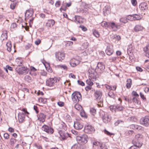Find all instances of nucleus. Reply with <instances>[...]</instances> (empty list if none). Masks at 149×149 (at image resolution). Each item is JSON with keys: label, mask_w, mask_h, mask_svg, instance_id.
I'll use <instances>...</instances> for the list:
<instances>
[{"label": "nucleus", "mask_w": 149, "mask_h": 149, "mask_svg": "<svg viewBox=\"0 0 149 149\" xmlns=\"http://www.w3.org/2000/svg\"><path fill=\"white\" fill-rule=\"evenodd\" d=\"M49 127L47 125H44L42 127V130L46 132V131H47V129L48 128H49Z\"/></svg>", "instance_id": "42"}, {"label": "nucleus", "mask_w": 149, "mask_h": 149, "mask_svg": "<svg viewBox=\"0 0 149 149\" xmlns=\"http://www.w3.org/2000/svg\"><path fill=\"white\" fill-rule=\"evenodd\" d=\"M15 63L17 65L21 66L22 65L23 61L21 58H17L16 59Z\"/></svg>", "instance_id": "23"}, {"label": "nucleus", "mask_w": 149, "mask_h": 149, "mask_svg": "<svg viewBox=\"0 0 149 149\" xmlns=\"http://www.w3.org/2000/svg\"><path fill=\"white\" fill-rule=\"evenodd\" d=\"M110 110L112 112H116L118 111H122L123 109V107L118 104L114 105L109 107Z\"/></svg>", "instance_id": "7"}, {"label": "nucleus", "mask_w": 149, "mask_h": 149, "mask_svg": "<svg viewBox=\"0 0 149 149\" xmlns=\"http://www.w3.org/2000/svg\"><path fill=\"white\" fill-rule=\"evenodd\" d=\"M73 44V42L71 41H68L67 42V43H66V45L67 46H71Z\"/></svg>", "instance_id": "61"}, {"label": "nucleus", "mask_w": 149, "mask_h": 149, "mask_svg": "<svg viewBox=\"0 0 149 149\" xmlns=\"http://www.w3.org/2000/svg\"><path fill=\"white\" fill-rule=\"evenodd\" d=\"M17 27V25L16 23H13L10 26L11 29H14Z\"/></svg>", "instance_id": "55"}, {"label": "nucleus", "mask_w": 149, "mask_h": 149, "mask_svg": "<svg viewBox=\"0 0 149 149\" xmlns=\"http://www.w3.org/2000/svg\"><path fill=\"white\" fill-rule=\"evenodd\" d=\"M76 139L78 143L81 145L86 143L88 139L87 136L86 134H84L81 136H77Z\"/></svg>", "instance_id": "1"}, {"label": "nucleus", "mask_w": 149, "mask_h": 149, "mask_svg": "<svg viewBox=\"0 0 149 149\" xmlns=\"http://www.w3.org/2000/svg\"><path fill=\"white\" fill-rule=\"evenodd\" d=\"M127 20L132 21L134 20H137L139 19V16L137 15H129L127 16Z\"/></svg>", "instance_id": "13"}, {"label": "nucleus", "mask_w": 149, "mask_h": 149, "mask_svg": "<svg viewBox=\"0 0 149 149\" xmlns=\"http://www.w3.org/2000/svg\"><path fill=\"white\" fill-rule=\"evenodd\" d=\"M80 114L81 116L82 117H84L85 118H87V116L86 115L85 113L84 112H81Z\"/></svg>", "instance_id": "59"}, {"label": "nucleus", "mask_w": 149, "mask_h": 149, "mask_svg": "<svg viewBox=\"0 0 149 149\" xmlns=\"http://www.w3.org/2000/svg\"><path fill=\"white\" fill-rule=\"evenodd\" d=\"M140 97L143 99V101L144 102H146V97L144 95L142 94L141 93H140Z\"/></svg>", "instance_id": "47"}, {"label": "nucleus", "mask_w": 149, "mask_h": 149, "mask_svg": "<svg viewBox=\"0 0 149 149\" xmlns=\"http://www.w3.org/2000/svg\"><path fill=\"white\" fill-rule=\"evenodd\" d=\"M16 4L14 3L11 4L10 5V8L12 9H14L15 8Z\"/></svg>", "instance_id": "60"}, {"label": "nucleus", "mask_w": 149, "mask_h": 149, "mask_svg": "<svg viewBox=\"0 0 149 149\" xmlns=\"http://www.w3.org/2000/svg\"><path fill=\"white\" fill-rule=\"evenodd\" d=\"M106 53L107 55H110L113 52L112 47L111 46H107L105 50Z\"/></svg>", "instance_id": "17"}, {"label": "nucleus", "mask_w": 149, "mask_h": 149, "mask_svg": "<svg viewBox=\"0 0 149 149\" xmlns=\"http://www.w3.org/2000/svg\"><path fill=\"white\" fill-rule=\"evenodd\" d=\"M72 101L75 103H77L81 100V96L79 92H75L72 95Z\"/></svg>", "instance_id": "2"}, {"label": "nucleus", "mask_w": 149, "mask_h": 149, "mask_svg": "<svg viewBox=\"0 0 149 149\" xmlns=\"http://www.w3.org/2000/svg\"><path fill=\"white\" fill-rule=\"evenodd\" d=\"M58 133L60 136L61 140H65L69 136V134L66 133L64 132L62 130H60Z\"/></svg>", "instance_id": "12"}, {"label": "nucleus", "mask_w": 149, "mask_h": 149, "mask_svg": "<svg viewBox=\"0 0 149 149\" xmlns=\"http://www.w3.org/2000/svg\"><path fill=\"white\" fill-rule=\"evenodd\" d=\"M7 31H3V33L1 35V38H3V40H6L7 38Z\"/></svg>", "instance_id": "26"}, {"label": "nucleus", "mask_w": 149, "mask_h": 149, "mask_svg": "<svg viewBox=\"0 0 149 149\" xmlns=\"http://www.w3.org/2000/svg\"><path fill=\"white\" fill-rule=\"evenodd\" d=\"M80 63L79 60L75 58H73L71 60L70 62V64L71 66L74 67L78 65Z\"/></svg>", "instance_id": "14"}, {"label": "nucleus", "mask_w": 149, "mask_h": 149, "mask_svg": "<svg viewBox=\"0 0 149 149\" xmlns=\"http://www.w3.org/2000/svg\"><path fill=\"white\" fill-rule=\"evenodd\" d=\"M75 21H77L78 23H80V19L81 18V17L79 16H76L75 17Z\"/></svg>", "instance_id": "44"}, {"label": "nucleus", "mask_w": 149, "mask_h": 149, "mask_svg": "<svg viewBox=\"0 0 149 149\" xmlns=\"http://www.w3.org/2000/svg\"><path fill=\"white\" fill-rule=\"evenodd\" d=\"M108 95L111 97L114 98L115 97V95H114L113 93L112 92H110L108 93Z\"/></svg>", "instance_id": "49"}, {"label": "nucleus", "mask_w": 149, "mask_h": 149, "mask_svg": "<svg viewBox=\"0 0 149 149\" xmlns=\"http://www.w3.org/2000/svg\"><path fill=\"white\" fill-rule=\"evenodd\" d=\"M25 118V114L23 113H19L18 114V120L19 123H22Z\"/></svg>", "instance_id": "15"}, {"label": "nucleus", "mask_w": 149, "mask_h": 149, "mask_svg": "<svg viewBox=\"0 0 149 149\" xmlns=\"http://www.w3.org/2000/svg\"><path fill=\"white\" fill-rule=\"evenodd\" d=\"M147 5V3L145 2L140 4V10H145L146 8Z\"/></svg>", "instance_id": "25"}, {"label": "nucleus", "mask_w": 149, "mask_h": 149, "mask_svg": "<svg viewBox=\"0 0 149 149\" xmlns=\"http://www.w3.org/2000/svg\"><path fill=\"white\" fill-rule=\"evenodd\" d=\"M77 82L79 85L81 86H84L85 85L84 83L81 81L78 80L77 81Z\"/></svg>", "instance_id": "57"}, {"label": "nucleus", "mask_w": 149, "mask_h": 149, "mask_svg": "<svg viewBox=\"0 0 149 149\" xmlns=\"http://www.w3.org/2000/svg\"><path fill=\"white\" fill-rule=\"evenodd\" d=\"M8 131L10 132H14V130L12 127H10L8 128Z\"/></svg>", "instance_id": "64"}, {"label": "nucleus", "mask_w": 149, "mask_h": 149, "mask_svg": "<svg viewBox=\"0 0 149 149\" xmlns=\"http://www.w3.org/2000/svg\"><path fill=\"white\" fill-rule=\"evenodd\" d=\"M83 125L82 124L79 122H74V127L77 130H80L83 127Z\"/></svg>", "instance_id": "19"}, {"label": "nucleus", "mask_w": 149, "mask_h": 149, "mask_svg": "<svg viewBox=\"0 0 149 149\" xmlns=\"http://www.w3.org/2000/svg\"><path fill=\"white\" fill-rule=\"evenodd\" d=\"M100 147L101 149H108L107 146H106L105 144L103 143H101Z\"/></svg>", "instance_id": "41"}, {"label": "nucleus", "mask_w": 149, "mask_h": 149, "mask_svg": "<svg viewBox=\"0 0 149 149\" xmlns=\"http://www.w3.org/2000/svg\"><path fill=\"white\" fill-rule=\"evenodd\" d=\"M4 138L6 139H8L9 138V135L7 133H5L3 135Z\"/></svg>", "instance_id": "53"}, {"label": "nucleus", "mask_w": 149, "mask_h": 149, "mask_svg": "<svg viewBox=\"0 0 149 149\" xmlns=\"http://www.w3.org/2000/svg\"><path fill=\"white\" fill-rule=\"evenodd\" d=\"M41 74V75L43 76H46L47 74V72L44 70L42 71Z\"/></svg>", "instance_id": "63"}, {"label": "nucleus", "mask_w": 149, "mask_h": 149, "mask_svg": "<svg viewBox=\"0 0 149 149\" xmlns=\"http://www.w3.org/2000/svg\"><path fill=\"white\" fill-rule=\"evenodd\" d=\"M131 2L133 6H135L137 4L136 0H131Z\"/></svg>", "instance_id": "58"}, {"label": "nucleus", "mask_w": 149, "mask_h": 149, "mask_svg": "<svg viewBox=\"0 0 149 149\" xmlns=\"http://www.w3.org/2000/svg\"><path fill=\"white\" fill-rule=\"evenodd\" d=\"M104 132L105 134L109 136H111L112 135H113V134L112 133L110 132L109 131L107 130H104Z\"/></svg>", "instance_id": "51"}, {"label": "nucleus", "mask_w": 149, "mask_h": 149, "mask_svg": "<svg viewBox=\"0 0 149 149\" xmlns=\"http://www.w3.org/2000/svg\"><path fill=\"white\" fill-rule=\"evenodd\" d=\"M39 102L45 104L46 102V100L45 99L42 98H40L38 99Z\"/></svg>", "instance_id": "45"}, {"label": "nucleus", "mask_w": 149, "mask_h": 149, "mask_svg": "<svg viewBox=\"0 0 149 149\" xmlns=\"http://www.w3.org/2000/svg\"><path fill=\"white\" fill-rule=\"evenodd\" d=\"M74 108L77 110H80L82 109V107L79 104H76L74 106Z\"/></svg>", "instance_id": "38"}, {"label": "nucleus", "mask_w": 149, "mask_h": 149, "mask_svg": "<svg viewBox=\"0 0 149 149\" xmlns=\"http://www.w3.org/2000/svg\"><path fill=\"white\" fill-rule=\"evenodd\" d=\"M102 118L103 122L105 123H108L111 120V117L109 116L105 113H104L102 115Z\"/></svg>", "instance_id": "11"}, {"label": "nucleus", "mask_w": 149, "mask_h": 149, "mask_svg": "<svg viewBox=\"0 0 149 149\" xmlns=\"http://www.w3.org/2000/svg\"><path fill=\"white\" fill-rule=\"evenodd\" d=\"M102 95V93L100 91H96L95 93V96L97 100L100 99Z\"/></svg>", "instance_id": "21"}, {"label": "nucleus", "mask_w": 149, "mask_h": 149, "mask_svg": "<svg viewBox=\"0 0 149 149\" xmlns=\"http://www.w3.org/2000/svg\"><path fill=\"white\" fill-rule=\"evenodd\" d=\"M90 112L93 115H94L96 113V110L94 108H91L90 109Z\"/></svg>", "instance_id": "43"}, {"label": "nucleus", "mask_w": 149, "mask_h": 149, "mask_svg": "<svg viewBox=\"0 0 149 149\" xmlns=\"http://www.w3.org/2000/svg\"><path fill=\"white\" fill-rule=\"evenodd\" d=\"M132 95L134 96L132 98V100L135 103H138V101H139L138 100L137 98H138L139 95L136 92L134 91L132 92Z\"/></svg>", "instance_id": "16"}, {"label": "nucleus", "mask_w": 149, "mask_h": 149, "mask_svg": "<svg viewBox=\"0 0 149 149\" xmlns=\"http://www.w3.org/2000/svg\"><path fill=\"white\" fill-rule=\"evenodd\" d=\"M79 27L81 28L82 30L84 31H86L87 30V29L83 25H80Z\"/></svg>", "instance_id": "54"}, {"label": "nucleus", "mask_w": 149, "mask_h": 149, "mask_svg": "<svg viewBox=\"0 0 149 149\" xmlns=\"http://www.w3.org/2000/svg\"><path fill=\"white\" fill-rule=\"evenodd\" d=\"M104 65L102 63L100 62L97 63L95 70L98 73L101 74L104 72Z\"/></svg>", "instance_id": "5"}, {"label": "nucleus", "mask_w": 149, "mask_h": 149, "mask_svg": "<svg viewBox=\"0 0 149 149\" xmlns=\"http://www.w3.org/2000/svg\"><path fill=\"white\" fill-rule=\"evenodd\" d=\"M47 129V131H46V132L49 134H52L54 132L53 129L51 127H49V128H48Z\"/></svg>", "instance_id": "37"}, {"label": "nucleus", "mask_w": 149, "mask_h": 149, "mask_svg": "<svg viewBox=\"0 0 149 149\" xmlns=\"http://www.w3.org/2000/svg\"><path fill=\"white\" fill-rule=\"evenodd\" d=\"M16 142V140L13 138H11L10 141L9 143L11 146H14L15 143Z\"/></svg>", "instance_id": "30"}, {"label": "nucleus", "mask_w": 149, "mask_h": 149, "mask_svg": "<svg viewBox=\"0 0 149 149\" xmlns=\"http://www.w3.org/2000/svg\"><path fill=\"white\" fill-rule=\"evenodd\" d=\"M15 71L19 74H26L28 73L29 70L26 67H17L16 68Z\"/></svg>", "instance_id": "3"}, {"label": "nucleus", "mask_w": 149, "mask_h": 149, "mask_svg": "<svg viewBox=\"0 0 149 149\" xmlns=\"http://www.w3.org/2000/svg\"><path fill=\"white\" fill-rule=\"evenodd\" d=\"M101 24L102 26L103 27L105 28L109 27L108 23H107L106 22H102L101 23Z\"/></svg>", "instance_id": "33"}, {"label": "nucleus", "mask_w": 149, "mask_h": 149, "mask_svg": "<svg viewBox=\"0 0 149 149\" xmlns=\"http://www.w3.org/2000/svg\"><path fill=\"white\" fill-rule=\"evenodd\" d=\"M37 116L38 120L40 122L39 123H38L37 124L38 125H41V123H42L45 121L46 116L44 113H40Z\"/></svg>", "instance_id": "9"}, {"label": "nucleus", "mask_w": 149, "mask_h": 149, "mask_svg": "<svg viewBox=\"0 0 149 149\" xmlns=\"http://www.w3.org/2000/svg\"><path fill=\"white\" fill-rule=\"evenodd\" d=\"M55 23V21L53 19H49L47 21L46 24V26L48 27L53 26Z\"/></svg>", "instance_id": "22"}, {"label": "nucleus", "mask_w": 149, "mask_h": 149, "mask_svg": "<svg viewBox=\"0 0 149 149\" xmlns=\"http://www.w3.org/2000/svg\"><path fill=\"white\" fill-rule=\"evenodd\" d=\"M56 60L58 61H62L65 58V54L62 52H56L55 53Z\"/></svg>", "instance_id": "6"}, {"label": "nucleus", "mask_w": 149, "mask_h": 149, "mask_svg": "<svg viewBox=\"0 0 149 149\" xmlns=\"http://www.w3.org/2000/svg\"><path fill=\"white\" fill-rule=\"evenodd\" d=\"M59 128L62 129L64 130H66L67 129L66 125V124L63 122H61L58 125Z\"/></svg>", "instance_id": "24"}, {"label": "nucleus", "mask_w": 149, "mask_h": 149, "mask_svg": "<svg viewBox=\"0 0 149 149\" xmlns=\"http://www.w3.org/2000/svg\"><path fill=\"white\" fill-rule=\"evenodd\" d=\"M24 79L27 81L30 82L31 81V78L30 76L29 75H26Z\"/></svg>", "instance_id": "35"}, {"label": "nucleus", "mask_w": 149, "mask_h": 149, "mask_svg": "<svg viewBox=\"0 0 149 149\" xmlns=\"http://www.w3.org/2000/svg\"><path fill=\"white\" fill-rule=\"evenodd\" d=\"M88 72L89 77L90 79H92L95 78L96 76L94 73V70H93L92 71L91 69H89Z\"/></svg>", "instance_id": "20"}, {"label": "nucleus", "mask_w": 149, "mask_h": 149, "mask_svg": "<svg viewBox=\"0 0 149 149\" xmlns=\"http://www.w3.org/2000/svg\"><path fill=\"white\" fill-rule=\"evenodd\" d=\"M93 34L97 38H98L100 36L99 33L96 30H94L93 31Z\"/></svg>", "instance_id": "36"}, {"label": "nucleus", "mask_w": 149, "mask_h": 149, "mask_svg": "<svg viewBox=\"0 0 149 149\" xmlns=\"http://www.w3.org/2000/svg\"><path fill=\"white\" fill-rule=\"evenodd\" d=\"M109 27H110L113 31H116L118 28L117 25L114 22H108Z\"/></svg>", "instance_id": "18"}, {"label": "nucleus", "mask_w": 149, "mask_h": 149, "mask_svg": "<svg viewBox=\"0 0 149 149\" xmlns=\"http://www.w3.org/2000/svg\"><path fill=\"white\" fill-rule=\"evenodd\" d=\"M109 60L111 62L114 61L116 60V57H111L109 58Z\"/></svg>", "instance_id": "48"}, {"label": "nucleus", "mask_w": 149, "mask_h": 149, "mask_svg": "<svg viewBox=\"0 0 149 149\" xmlns=\"http://www.w3.org/2000/svg\"><path fill=\"white\" fill-rule=\"evenodd\" d=\"M134 144V145L131 146L130 149H140L139 148L140 145L139 143H136Z\"/></svg>", "instance_id": "29"}, {"label": "nucleus", "mask_w": 149, "mask_h": 149, "mask_svg": "<svg viewBox=\"0 0 149 149\" xmlns=\"http://www.w3.org/2000/svg\"><path fill=\"white\" fill-rule=\"evenodd\" d=\"M91 86H92L90 85H89V86H87L85 87V90L86 91H88L89 90H91L92 88Z\"/></svg>", "instance_id": "62"}, {"label": "nucleus", "mask_w": 149, "mask_h": 149, "mask_svg": "<svg viewBox=\"0 0 149 149\" xmlns=\"http://www.w3.org/2000/svg\"><path fill=\"white\" fill-rule=\"evenodd\" d=\"M86 83L90 86H92L93 85V83L91 80V79L89 78V79H87L86 81Z\"/></svg>", "instance_id": "40"}, {"label": "nucleus", "mask_w": 149, "mask_h": 149, "mask_svg": "<svg viewBox=\"0 0 149 149\" xmlns=\"http://www.w3.org/2000/svg\"><path fill=\"white\" fill-rule=\"evenodd\" d=\"M7 47V50L9 52H10L11 50L12 45L10 41L8 42L6 44Z\"/></svg>", "instance_id": "28"}, {"label": "nucleus", "mask_w": 149, "mask_h": 149, "mask_svg": "<svg viewBox=\"0 0 149 149\" xmlns=\"http://www.w3.org/2000/svg\"><path fill=\"white\" fill-rule=\"evenodd\" d=\"M61 3V2L60 1H57L55 3V6L56 7H58L60 6Z\"/></svg>", "instance_id": "52"}, {"label": "nucleus", "mask_w": 149, "mask_h": 149, "mask_svg": "<svg viewBox=\"0 0 149 149\" xmlns=\"http://www.w3.org/2000/svg\"><path fill=\"white\" fill-rule=\"evenodd\" d=\"M58 105L60 107H63L64 105V103L63 102H59L57 103Z\"/></svg>", "instance_id": "56"}, {"label": "nucleus", "mask_w": 149, "mask_h": 149, "mask_svg": "<svg viewBox=\"0 0 149 149\" xmlns=\"http://www.w3.org/2000/svg\"><path fill=\"white\" fill-rule=\"evenodd\" d=\"M143 50L145 52H149V44L143 48Z\"/></svg>", "instance_id": "46"}, {"label": "nucleus", "mask_w": 149, "mask_h": 149, "mask_svg": "<svg viewBox=\"0 0 149 149\" xmlns=\"http://www.w3.org/2000/svg\"><path fill=\"white\" fill-rule=\"evenodd\" d=\"M140 123L144 126H149V116H147L142 118L140 120Z\"/></svg>", "instance_id": "8"}, {"label": "nucleus", "mask_w": 149, "mask_h": 149, "mask_svg": "<svg viewBox=\"0 0 149 149\" xmlns=\"http://www.w3.org/2000/svg\"><path fill=\"white\" fill-rule=\"evenodd\" d=\"M140 137V134H138L136 135L135 136V139H136V141H133V142L134 143H139V138Z\"/></svg>", "instance_id": "34"}, {"label": "nucleus", "mask_w": 149, "mask_h": 149, "mask_svg": "<svg viewBox=\"0 0 149 149\" xmlns=\"http://www.w3.org/2000/svg\"><path fill=\"white\" fill-rule=\"evenodd\" d=\"M128 21L127 18L122 17L120 19V22L122 23L125 24L128 22Z\"/></svg>", "instance_id": "32"}, {"label": "nucleus", "mask_w": 149, "mask_h": 149, "mask_svg": "<svg viewBox=\"0 0 149 149\" xmlns=\"http://www.w3.org/2000/svg\"><path fill=\"white\" fill-rule=\"evenodd\" d=\"M81 146L78 143L74 144L71 147V149H81Z\"/></svg>", "instance_id": "27"}, {"label": "nucleus", "mask_w": 149, "mask_h": 149, "mask_svg": "<svg viewBox=\"0 0 149 149\" xmlns=\"http://www.w3.org/2000/svg\"><path fill=\"white\" fill-rule=\"evenodd\" d=\"M127 83L126 85V87L127 88H130L132 85V80L130 79H128L127 80Z\"/></svg>", "instance_id": "31"}, {"label": "nucleus", "mask_w": 149, "mask_h": 149, "mask_svg": "<svg viewBox=\"0 0 149 149\" xmlns=\"http://www.w3.org/2000/svg\"><path fill=\"white\" fill-rule=\"evenodd\" d=\"M58 81L59 80L56 77L50 78L46 81V85L49 86H52Z\"/></svg>", "instance_id": "4"}, {"label": "nucleus", "mask_w": 149, "mask_h": 149, "mask_svg": "<svg viewBox=\"0 0 149 149\" xmlns=\"http://www.w3.org/2000/svg\"><path fill=\"white\" fill-rule=\"evenodd\" d=\"M101 143H100V142H99L98 141H95L94 142L93 145V148L95 147H95L97 148V146L98 145L100 146Z\"/></svg>", "instance_id": "39"}, {"label": "nucleus", "mask_w": 149, "mask_h": 149, "mask_svg": "<svg viewBox=\"0 0 149 149\" xmlns=\"http://www.w3.org/2000/svg\"><path fill=\"white\" fill-rule=\"evenodd\" d=\"M95 130L93 127L91 125H87L85 126L84 131L86 133L90 134L94 131Z\"/></svg>", "instance_id": "10"}, {"label": "nucleus", "mask_w": 149, "mask_h": 149, "mask_svg": "<svg viewBox=\"0 0 149 149\" xmlns=\"http://www.w3.org/2000/svg\"><path fill=\"white\" fill-rule=\"evenodd\" d=\"M140 26L139 25H136L134 28V30L135 31H138L139 30Z\"/></svg>", "instance_id": "50"}]
</instances>
